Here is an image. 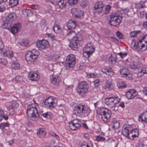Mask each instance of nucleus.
<instances>
[{"instance_id": "1", "label": "nucleus", "mask_w": 147, "mask_h": 147, "mask_svg": "<svg viewBox=\"0 0 147 147\" xmlns=\"http://www.w3.org/2000/svg\"><path fill=\"white\" fill-rule=\"evenodd\" d=\"M91 110L88 106L84 103L79 104L76 105L73 110V114L78 117L88 116Z\"/></svg>"}, {"instance_id": "2", "label": "nucleus", "mask_w": 147, "mask_h": 147, "mask_svg": "<svg viewBox=\"0 0 147 147\" xmlns=\"http://www.w3.org/2000/svg\"><path fill=\"white\" fill-rule=\"evenodd\" d=\"M33 101L34 104H30L28 106L26 113L29 119L34 121H36L39 118V115L36 107L38 104L34 99Z\"/></svg>"}, {"instance_id": "3", "label": "nucleus", "mask_w": 147, "mask_h": 147, "mask_svg": "<svg viewBox=\"0 0 147 147\" xmlns=\"http://www.w3.org/2000/svg\"><path fill=\"white\" fill-rule=\"evenodd\" d=\"M96 113L101 116L103 121L108 122L110 121L112 113L111 111L107 108L98 107L96 110Z\"/></svg>"}, {"instance_id": "4", "label": "nucleus", "mask_w": 147, "mask_h": 147, "mask_svg": "<svg viewBox=\"0 0 147 147\" xmlns=\"http://www.w3.org/2000/svg\"><path fill=\"white\" fill-rule=\"evenodd\" d=\"M57 98L53 96H51L43 101L42 105L44 107L51 109L57 106Z\"/></svg>"}, {"instance_id": "5", "label": "nucleus", "mask_w": 147, "mask_h": 147, "mask_svg": "<svg viewBox=\"0 0 147 147\" xmlns=\"http://www.w3.org/2000/svg\"><path fill=\"white\" fill-rule=\"evenodd\" d=\"M17 17L16 13L14 12H10L7 16L2 23V28L9 29L12 24V22L15 20Z\"/></svg>"}, {"instance_id": "6", "label": "nucleus", "mask_w": 147, "mask_h": 147, "mask_svg": "<svg viewBox=\"0 0 147 147\" xmlns=\"http://www.w3.org/2000/svg\"><path fill=\"white\" fill-rule=\"evenodd\" d=\"M89 87V85L86 81L79 82L77 88V92L84 97L88 92Z\"/></svg>"}, {"instance_id": "7", "label": "nucleus", "mask_w": 147, "mask_h": 147, "mask_svg": "<svg viewBox=\"0 0 147 147\" xmlns=\"http://www.w3.org/2000/svg\"><path fill=\"white\" fill-rule=\"evenodd\" d=\"M39 54L38 51L35 49L28 51L25 55V59L28 64H33L38 58Z\"/></svg>"}, {"instance_id": "8", "label": "nucleus", "mask_w": 147, "mask_h": 147, "mask_svg": "<svg viewBox=\"0 0 147 147\" xmlns=\"http://www.w3.org/2000/svg\"><path fill=\"white\" fill-rule=\"evenodd\" d=\"M82 39V36L79 32L76 33L70 41L69 45L71 49L73 51H76L78 49V45L80 41Z\"/></svg>"}, {"instance_id": "9", "label": "nucleus", "mask_w": 147, "mask_h": 147, "mask_svg": "<svg viewBox=\"0 0 147 147\" xmlns=\"http://www.w3.org/2000/svg\"><path fill=\"white\" fill-rule=\"evenodd\" d=\"M122 17L117 13H112L110 16L109 22L110 25L115 27H118L121 23Z\"/></svg>"}, {"instance_id": "10", "label": "nucleus", "mask_w": 147, "mask_h": 147, "mask_svg": "<svg viewBox=\"0 0 147 147\" xmlns=\"http://www.w3.org/2000/svg\"><path fill=\"white\" fill-rule=\"evenodd\" d=\"M94 51L95 49L93 44L91 42L88 43L84 48L83 55L87 58H89Z\"/></svg>"}, {"instance_id": "11", "label": "nucleus", "mask_w": 147, "mask_h": 147, "mask_svg": "<svg viewBox=\"0 0 147 147\" xmlns=\"http://www.w3.org/2000/svg\"><path fill=\"white\" fill-rule=\"evenodd\" d=\"M76 63V58L74 55H69L66 57L65 64L67 68H69L73 67Z\"/></svg>"}, {"instance_id": "12", "label": "nucleus", "mask_w": 147, "mask_h": 147, "mask_svg": "<svg viewBox=\"0 0 147 147\" xmlns=\"http://www.w3.org/2000/svg\"><path fill=\"white\" fill-rule=\"evenodd\" d=\"M137 47L142 51L147 49V35H145L139 40Z\"/></svg>"}, {"instance_id": "13", "label": "nucleus", "mask_w": 147, "mask_h": 147, "mask_svg": "<svg viewBox=\"0 0 147 147\" xmlns=\"http://www.w3.org/2000/svg\"><path fill=\"white\" fill-rule=\"evenodd\" d=\"M37 47L40 51L46 50L50 47V45L48 42L45 40H38L36 42Z\"/></svg>"}, {"instance_id": "14", "label": "nucleus", "mask_w": 147, "mask_h": 147, "mask_svg": "<svg viewBox=\"0 0 147 147\" xmlns=\"http://www.w3.org/2000/svg\"><path fill=\"white\" fill-rule=\"evenodd\" d=\"M69 127L71 130H76L79 129L82 125V122L79 120L75 119L69 122Z\"/></svg>"}, {"instance_id": "15", "label": "nucleus", "mask_w": 147, "mask_h": 147, "mask_svg": "<svg viewBox=\"0 0 147 147\" xmlns=\"http://www.w3.org/2000/svg\"><path fill=\"white\" fill-rule=\"evenodd\" d=\"M104 6L102 1H97L95 4L94 9H93V12L95 14H99L102 12Z\"/></svg>"}, {"instance_id": "16", "label": "nucleus", "mask_w": 147, "mask_h": 147, "mask_svg": "<svg viewBox=\"0 0 147 147\" xmlns=\"http://www.w3.org/2000/svg\"><path fill=\"white\" fill-rule=\"evenodd\" d=\"M120 73L121 77L125 78L127 80H131L132 79V74L127 68H123L120 70Z\"/></svg>"}, {"instance_id": "17", "label": "nucleus", "mask_w": 147, "mask_h": 147, "mask_svg": "<svg viewBox=\"0 0 147 147\" xmlns=\"http://www.w3.org/2000/svg\"><path fill=\"white\" fill-rule=\"evenodd\" d=\"M131 127L129 125H125L122 127L121 134L124 136L129 139Z\"/></svg>"}, {"instance_id": "18", "label": "nucleus", "mask_w": 147, "mask_h": 147, "mask_svg": "<svg viewBox=\"0 0 147 147\" xmlns=\"http://www.w3.org/2000/svg\"><path fill=\"white\" fill-rule=\"evenodd\" d=\"M115 85L114 83L110 80H107L105 82V85L103 87V89L106 91H111L113 90Z\"/></svg>"}, {"instance_id": "19", "label": "nucleus", "mask_w": 147, "mask_h": 147, "mask_svg": "<svg viewBox=\"0 0 147 147\" xmlns=\"http://www.w3.org/2000/svg\"><path fill=\"white\" fill-rule=\"evenodd\" d=\"M22 24L20 23H17L14 24L12 26L8 29H9L11 33L15 34L20 31Z\"/></svg>"}, {"instance_id": "20", "label": "nucleus", "mask_w": 147, "mask_h": 147, "mask_svg": "<svg viewBox=\"0 0 147 147\" xmlns=\"http://www.w3.org/2000/svg\"><path fill=\"white\" fill-rule=\"evenodd\" d=\"M138 95L136 90L134 89H129L125 93V96L128 99H131L134 98Z\"/></svg>"}, {"instance_id": "21", "label": "nucleus", "mask_w": 147, "mask_h": 147, "mask_svg": "<svg viewBox=\"0 0 147 147\" xmlns=\"http://www.w3.org/2000/svg\"><path fill=\"white\" fill-rule=\"evenodd\" d=\"M139 135L138 129L137 128H133L131 127L129 139L131 140H133L134 139L138 137Z\"/></svg>"}, {"instance_id": "22", "label": "nucleus", "mask_w": 147, "mask_h": 147, "mask_svg": "<svg viewBox=\"0 0 147 147\" xmlns=\"http://www.w3.org/2000/svg\"><path fill=\"white\" fill-rule=\"evenodd\" d=\"M105 104L107 105L109 107L111 108H114L113 109V111H116L117 110L115 109L116 107L115 105V103L113 101V99L111 97L107 98L105 99Z\"/></svg>"}, {"instance_id": "23", "label": "nucleus", "mask_w": 147, "mask_h": 147, "mask_svg": "<svg viewBox=\"0 0 147 147\" xmlns=\"http://www.w3.org/2000/svg\"><path fill=\"white\" fill-rule=\"evenodd\" d=\"M72 11L76 18H81L83 17L84 12L80 9L75 8H73Z\"/></svg>"}, {"instance_id": "24", "label": "nucleus", "mask_w": 147, "mask_h": 147, "mask_svg": "<svg viewBox=\"0 0 147 147\" xmlns=\"http://www.w3.org/2000/svg\"><path fill=\"white\" fill-rule=\"evenodd\" d=\"M102 71L103 73L110 76H112L114 75V72L112 68L109 66H105L102 69Z\"/></svg>"}, {"instance_id": "25", "label": "nucleus", "mask_w": 147, "mask_h": 147, "mask_svg": "<svg viewBox=\"0 0 147 147\" xmlns=\"http://www.w3.org/2000/svg\"><path fill=\"white\" fill-rule=\"evenodd\" d=\"M77 25V22L72 20H69L67 23V26L68 29L72 30L74 29Z\"/></svg>"}, {"instance_id": "26", "label": "nucleus", "mask_w": 147, "mask_h": 147, "mask_svg": "<svg viewBox=\"0 0 147 147\" xmlns=\"http://www.w3.org/2000/svg\"><path fill=\"white\" fill-rule=\"evenodd\" d=\"M138 121L143 123H147V111H145L139 115Z\"/></svg>"}, {"instance_id": "27", "label": "nucleus", "mask_w": 147, "mask_h": 147, "mask_svg": "<svg viewBox=\"0 0 147 147\" xmlns=\"http://www.w3.org/2000/svg\"><path fill=\"white\" fill-rule=\"evenodd\" d=\"M53 30L54 31L57 33H61L63 35H64V30L60 27L59 25L55 24L53 26Z\"/></svg>"}, {"instance_id": "28", "label": "nucleus", "mask_w": 147, "mask_h": 147, "mask_svg": "<svg viewBox=\"0 0 147 147\" xmlns=\"http://www.w3.org/2000/svg\"><path fill=\"white\" fill-rule=\"evenodd\" d=\"M2 53L4 56L9 59H11L13 57V52L11 50H5Z\"/></svg>"}, {"instance_id": "29", "label": "nucleus", "mask_w": 147, "mask_h": 147, "mask_svg": "<svg viewBox=\"0 0 147 147\" xmlns=\"http://www.w3.org/2000/svg\"><path fill=\"white\" fill-rule=\"evenodd\" d=\"M117 56L116 55H113L112 54L111 55L108 59L109 63L113 65L117 63Z\"/></svg>"}, {"instance_id": "30", "label": "nucleus", "mask_w": 147, "mask_h": 147, "mask_svg": "<svg viewBox=\"0 0 147 147\" xmlns=\"http://www.w3.org/2000/svg\"><path fill=\"white\" fill-rule=\"evenodd\" d=\"M117 85L119 89H123L127 87V85L125 82L122 80H119L117 84Z\"/></svg>"}, {"instance_id": "31", "label": "nucleus", "mask_w": 147, "mask_h": 147, "mask_svg": "<svg viewBox=\"0 0 147 147\" xmlns=\"http://www.w3.org/2000/svg\"><path fill=\"white\" fill-rule=\"evenodd\" d=\"M111 124L112 128L115 129L119 128L120 127V122L115 118L112 119Z\"/></svg>"}, {"instance_id": "32", "label": "nucleus", "mask_w": 147, "mask_h": 147, "mask_svg": "<svg viewBox=\"0 0 147 147\" xmlns=\"http://www.w3.org/2000/svg\"><path fill=\"white\" fill-rule=\"evenodd\" d=\"M38 75L36 73L33 71L30 72L28 74V76L30 79L32 81H36L38 80Z\"/></svg>"}, {"instance_id": "33", "label": "nucleus", "mask_w": 147, "mask_h": 147, "mask_svg": "<svg viewBox=\"0 0 147 147\" xmlns=\"http://www.w3.org/2000/svg\"><path fill=\"white\" fill-rule=\"evenodd\" d=\"M46 134L45 129L43 128H40L38 130L37 134L38 136L40 138L45 137Z\"/></svg>"}, {"instance_id": "34", "label": "nucleus", "mask_w": 147, "mask_h": 147, "mask_svg": "<svg viewBox=\"0 0 147 147\" xmlns=\"http://www.w3.org/2000/svg\"><path fill=\"white\" fill-rule=\"evenodd\" d=\"M145 74H147V66L142 67L141 70L138 72L136 77L137 78H140Z\"/></svg>"}, {"instance_id": "35", "label": "nucleus", "mask_w": 147, "mask_h": 147, "mask_svg": "<svg viewBox=\"0 0 147 147\" xmlns=\"http://www.w3.org/2000/svg\"><path fill=\"white\" fill-rule=\"evenodd\" d=\"M61 81V78L59 76H56L53 77L51 80V82L54 84L58 85L59 82Z\"/></svg>"}, {"instance_id": "36", "label": "nucleus", "mask_w": 147, "mask_h": 147, "mask_svg": "<svg viewBox=\"0 0 147 147\" xmlns=\"http://www.w3.org/2000/svg\"><path fill=\"white\" fill-rule=\"evenodd\" d=\"M23 14L26 17L30 16L32 15V12L31 10L28 9H25L22 11Z\"/></svg>"}, {"instance_id": "37", "label": "nucleus", "mask_w": 147, "mask_h": 147, "mask_svg": "<svg viewBox=\"0 0 147 147\" xmlns=\"http://www.w3.org/2000/svg\"><path fill=\"white\" fill-rule=\"evenodd\" d=\"M46 35L47 36L48 39L53 42H55L57 41V38L55 35L52 34H46Z\"/></svg>"}, {"instance_id": "38", "label": "nucleus", "mask_w": 147, "mask_h": 147, "mask_svg": "<svg viewBox=\"0 0 147 147\" xmlns=\"http://www.w3.org/2000/svg\"><path fill=\"white\" fill-rule=\"evenodd\" d=\"M66 4V0H63L57 3H55V4L54 5L57 7L58 6L59 8L62 9L65 7Z\"/></svg>"}, {"instance_id": "39", "label": "nucleus", "mask_w": 147, "mask_h": 147, "mask_svg": "<svg viewBox=\"0 0 147 147\" xmlns=\"http://www.w3.org/2000/svg\"><path fill=\"white\" fill-rule=\"evenodd\" d=\"M111 97L113 99V101L115 103V105L116 107V105L120 102L121 98H119L117 95L113 96Z\"/></svg>"}, {"instance_id": "40", "label": "nucleus", "mask_w": 147, "mask_h": 147, "mask_svg": "<svg viewBox=\"0 0 147 147\" xmlns=\"http://www.w3.org/2000/svg\"><path fill=\"white\" fill-rule=\"evenodd\" d=\"M19 0H9V5L11 7H14L19 4Z\"/></svg>"}, {"instance_id": "41", "label": "nucleus", "mask_w": 147, "mask_h": 147, "mask_svg": "<svg viewBox=\"0 0 147 147\" xmlns=\"http://www.w3.org/2000/svg\"><path fill=\"white\" fill-rule=\"evenodd\" d=\"M10 124L9 122H7L6 123L3 122L0 123V129L3 132L4 129L6 127H8L9 126Z\"/></svg>"}, {"instance_id": "42", "label": "nucleus", "mask_w": 147, "mask_h": 147, "mask_svg": "<svg viewBox=\"0 0 147 147\" xmlns=\"http://www.w3.org/2000/svg\"><path fill=\"white\" fill-rule=\"evenodd\" d=\"M104 10H102L103 13L104 14H107L109 13L110 11L111 6L109 5H105V7Z\"/></svg>"}, {"instance_id": "43", "label": "nucleus", "mask_w": 147, "mask_h": 147, "mask_svg": "<svg viewBox=\"0 0 147 147\" xmlns=\"http://www.w3.org/2000/svg\"><path fill=\"white\" fill-rule=\"evenodd\" d=\"M81 147H94L93 144L91 142H88L87 143L84 142L82 143Z\"/></svg>"}, {"instance_id": "44", "label": "nucleus", "mask_w": 147, "mask_h": 147, "mask_svg": "<svg viewBox=\"0 0 147 147\" xmlns=\"http://www.w3.org/2000/svg\"><path fill=\"white\" fill-rule=\"evenodd\" d=\"M13 68L15 69H18L20 68V65L18 62L16 61L12 64Z\"/></svg>"}, {"instance_id": "45", "label": "nucleus", "mask_w": 147, "mask_h": 147, "mask_svg": "<svg viewBox=\"0 0 147 147\" xmlns=\"http://www.w3.org/2000/svg\"><path fill=\"white\" fill-rule=\"evenodd\" d=\"M100 82V81L99 79L93 81L95 87L97 88H99L101 86Z\"/></svg>"}, {"instance_id": "46", "label": "nucleus", "mask_w": 147, "mask_h": 147, "mask_svg": "<svg viewBox=\"0 0 147 147\" xmlns=\"http://www.w3.org/2000/svg\"><path fill=\"white\" fill-rule=\"evenodd\" d=\"M53 114L50 112H47L43 114V117H44L48 119H50L52 116Z\"/></svg>"}, {"instance_id": "47", "label": "nucleus", "mask_w": 147, "mask_h": 147, "mask_svg": "<svg viewBox=\"0 0 147 147\" xmlns=\"http://www.w3.org/2000/svg\"><path fill=\"white\" fill-rule=\"evenodd\" d=\"M105 140V138L101 136H96L95 140L98 142H102Z\"/></svg>"}, {"instance_id": "48", "label": "nucleus", "mask_w": 147, "mask_h": 147, "mask_svg": "<svg viewBox=\"0 0 147 147\" xmlns=\"http://www.w3.org/2000/svg\"><path fill=\"white\" fill-rule=\"evenodd\" d=\"M29 41L27 40H23L20 42V44L22 46L26 47L28 45Z\"/></svg>"}, {"instance_id": "49", "label": "nucleus", "mask_w": 147, "mask_h": 147, "mask_svg": "<svg viewBox=\"0 0 147 147\" xmlns=\"http://www.w3.org/2000/svg\"><path fill=\"white\" fill-rule=\"evenodd\" d=\"M9 106L16 109L18 107L19 105L16 101H13L12 102L11 105H10Z\"/></svg>"}, {"instance_id": "50", "label": "nucleus", "mask_w": 147, "mask_h": 147, "mask_svg": "<svg viewBox=\"0 0 147 147\" xmlns=\"http://www.w3.org/2000/svg\"><path fill=\"white\" fill-rule=\"evenodd\" d=\"M116 35L119 39H123L124 38V35L119 31L116 32Z\"/></svg>"}, {"instance_id": "51", "label": "nucleus", "mask_w": 147, "mask_h": 147, "mask_svg": "<svg viewBox=\"0 0 147 147\" xmlns=\"http://www.w3.org/2000/svg\"><path fill=\"white\" fill-rule=\"evenodd\" d=\"M140 31L137 30L131 32L130 33V36L131 37H135L137 34L140 32Z\"/></svg>"}, {"instance_id": "52", "label": "nucleus", "mask_w": 147, "mask_h": 147, "mask_svg": "<svg viewBox=\"0 0 147 147\" xmlns=\"http://www.w3.org/2000/svg\"><path fill=\"white\" fill-rule=\"evenodd\" d=\"M145 2L141 1L138 4V8L139 9H141L146 7L145 5Z\"/></svg>"}, {"instance_id": "53", "label": "nucleus", "mask_w": 147, "mask_h": 147, "mask_svg": "<svg viewBox=\"0 0 147 147\" xmlns=\"http://www.w3.org/2000/svg\"><path fill=\"white\" fill-rule=\"evenodd\" d=\"M49 134L52 137L55 138L57 140H59L60 139L59 136L52 131H50L49 132Z\"/></svg>"}, {"instance_id": "54", "label": "nucleus", "mask_w": 147, "mask_h": 147, "mask_svg": "<svg viewBox=\"0 0 147 147\" xmlns=\"http://www.w3.org/2000/svg\"><path fill=\"white\" fill-rule=\"evenodd\" d=\"M117 54L120 55L121 58L123 59L127 55V53L126 52L124 53L120 52L119 53H118Z\"/></svg>"}, {"instance_id": "55", "label": "nucleus", "mask_w": 147, "mask_h": 147, "mask_svg": "<svg viewBox=\"0 0 147 147\" xmlns=\"http://www.w3.org/2000/svg\"><path fill=\"white\" fill-rule=\"evenodd\" d=\"M15 109L9 106V111L10 115H14L15 113Z\"/></svg>"}, {"instance_id": "56", "label": "nucleus", "mask_w": 147, "mask_h": 147, "mask_svg": "<svg viewBox=\"0 0 147 147\" xmlns=\"http://www.w3.org/2000/svg\"><path fill=\"white\" fill-rule=\"evenodd\" d=\"M130 68L132 69H136L138 68V66L136 62H133L130 64Z\"/></svg>"}, {"instance_id": "57", "label": "nucleus", "mask_w": 147, "mask_h": 147, "mask_svg": "<svg viewBox=\"0 0 147 147\" xmlns=\"http://www.w3.org/2000/svg\"><path fill=\"white\" fill-rule=\"evenodd\" d=\"M78 1V0H68V3L70 5H73L76 4Z\"/></svg>"}, {"instance_id": "58", "label": "nucleus", "mask_w": 147, "mask_h": 147, "mask_svg": "<svg viewBox=\"0 0 147 147\" xmlns=\"http://www.w3.org/2000/svg\"><path fill=\"white\" fill-rule=\"evenodd\" d=\"M0 63L5 65L7 64V59H5L0 58Z\"/></svg>"}, {"instance_id": "59", "label": "nucleus", "mask_w": 147, "mask_h": 147, "mask_svg": "<svg viewBox=\"0 0 147 147\" xmlns=\"http://www.w3.org/2000/svg\"><path fill=\"white\" fill-rule=\"evenodd\" d=\"M6 9L5 5L4 4H0V12H3Z\"/></svg>"}, {"instance_id": "60", "label": "nucleus", "mask_w": 147, "mask_h": 147, "mask_svg": "<svg viewBox=\"0 0 147 147\" xmlns=\"http://www.w3.org/2000/svg\"><path fill=\"white\" fill-rule=\"evenodd\" d=\"M110 38L111 40L113 42L116 44L119 43V40L116 38L113 37H110Z\"/></svg>"}, {"instance_id": "61", "label": "nucleus", "mask_w": 147, "mask_h": 147, "mask_svg": "<svg viewBox=\"0 0 147 147\" xmlns=\"http://www.w3.org/2000/svg\"><path fill=\"white\" fill-rule=\"evenodd\" d=\"M4 46L3 42L0 40V51L2 52L3 51Z\"/></svg>"}, {"instance_id": "62", "label": "nucleus", "mask_w": 147, "mask_h": 147, "mask_svg": "<svg viewBox=\"0 0 147 147\" xmlns=\"http://www.w3.org/2000/svg\"><path fill=\"white\" fill-rule=\"evenodd\" d=\"M80 4L81 6L83 7H84L87 5V2L86 1H85V0H83L82 1Z\"/></svg>"}, {"instance_id": "63", "label": "nucleus", "mask_w": 147, "mask_h": 147, "mask_svg": "<svg viewBox=\"0 0 147 147\" xmlns=\"http://www.w3.org/2000/svg\"><path fill=\"white\" fill-rule=\"evenodd\" d=\"M71 30L69 31L68 32L67 34V36H70L72 35L73 34H75V31L74 30Z\"/></svg>"}, {"instance_id": "64", "label": "nucleus", "mask_w": 147, "mask_h": 147, "mask_svg": "<svg viewBox=\"0 0 147 147\" xmlns=\"http://www.w3.org/2000/svg\"><path fill=\"white\" fill-rule=\"evenodd\" d=\"M4 112L3 110H0V121H1L2 120L3 115H4Z\"/></svg>"}]
</instances>
